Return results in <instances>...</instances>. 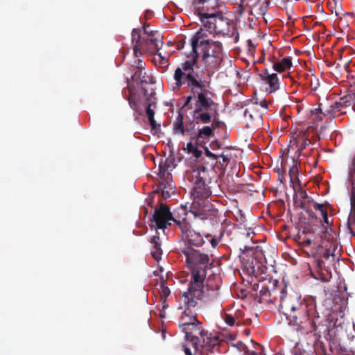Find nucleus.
Here are the masks:
<instances>
[{
  "label": "nucleus",
  "mask_w": 355,
  "mask_h": 355,
  "mask_svg": "<svg viewBox=\"0 0 355 355\" xmlns=\"http://www.w3.org/2000/svg\"><path fill=\"white\" fill-rule=\"evenodd\" d=\"M154 51L153 53V55L151 56V61L155 64L156 67L158 66V64L164 65L163 67H168L169 63L168 60L164 56H162L161 53H155Z\"/></svg>",
  "instance_id": "obj_29"
},
{
  "label": "nucleus",
  "mask_w": 355,
  "mask_h": 355,
  "mask_svg": "<svg viewBox=\"0 0 355 355\" xmlns=\"http://www.w3.org/2000/svg\"><path fill=\"white\" fill-rule=\"evenodd\" d=\"M298 63L300 65H307L306 62L301 60L297 56L294 58L292 57H284L282 59L280 62H273L272 66L274 67H292L293 63Z\"/></svg>",
  "instance_id": "obj_24"
},
{
  "label": "nucleus",
  "mask_w": 355,
  "mask_h": 355,
  "mask_svg": "<svg viewBox=\"0 0 355 355\" xmlns=\"http://www.w3.org/2000/svg\"><path fill=\"white\" fill-rule=\"evenodd\" d=\"M224 320L230 326H233L235 323L234 318L230 314H225Z\"/></svg>",
  "instance_id": "obj_36"
},
{
  "label": "nucleus",
  "mask_w": 355,
  "mask_h": 355,
  "mask_svg": "<svg viewBox=\"0 0 355 355\" xmlns=\"http://www.w3.org/2000/svg\"><path fill=\"white\" fill-rule=\"evenodd\" d=\"M200 205V203L197 202V201H194L193 203L192 204V206H191V213L193 214V216H195V218H198L199 219L202 220H210V221H213V222H215L216 224L217 225V223L216 221L215 220V216L211 214H209V213H206L203 211H202L201 209L197 208L196 205Z\"/></svg>",
  "instance_id": "obj_23"
},
{
  "label": "nucleus",
  "mask_w": 355,
  "mask_h": 355,
  "mask_svg": "<svg viewBox=\"0 0 355 355\" xmlns=\"http://www.w3.org/2000/svg\"><path fill=\"white\" fill-rule=\"evenodd\" d=\"M215 97V94L207 89L206 86L197 92L195 110L193 112V116L197 124L209 123L211 121L212 116L218 115V105L214 101Z\"/></svg>",
  "instance_id": "obj_6"
},
{
  "label": "nucleus",
  "mask_w": 355,
  "mask_h": 355,
  "mask_svg": "<svg viewBox=\"0 0 355 355\" xmlns=\"http://www.w3.org/2000/svg\"><path fill=\"white\" fill-rule=\"evenodd\" d=\"M220 286L214 280L208 278L206 281L200 277L191 280L185 295H191L196 302L202 300L205 304H212L220 302Z\"/></svg>",
  "instance_id": "obj_4"
},
{
  "label": "nucleus",
  "mask_w": 355,
  "mask_h": 355,
  "mask_svg": "<svg viewBox=\"0 0 355 355\" xmlns=\"http://www.w3.org/2000/svg\"><path fill=\"white\" fill-rule=\"evenodd\" d=\"M189 347L190 348V352H191V348H193L191 344H189Z\"/></svg>",
  "instance_id": "obj_59"
},
{
  "label": "nucleus",
  "mask_w": 355,
  "mask_h": 355,
  "mask_svg": "<svg viewBox=\"0 0 355 355\" xmlns=\"http://www.w3.org/2000/svg\"><path fill=\"white\" fill-rule=\"evenodd\" d=\"M352 166L353 168L351 169L349 173V180L352 185L351 188H354V187H355V157L353 160Z\"/></svg>",
  "instance_id": "obj_34"
},
{
  "label": "nucleus",
  "mask_w": 355,
  "mask_h": 355,
  "mask_svg": "<svg viewBox=\"0 0 355 355\" xmlns=\"http://www.w3.org/2000/svg\"><path fill=\"white\" fill-rule=\"evenodd\" d=\"M278 72H283L285 71V69L286 68H283V67H281V68H274Z\"/></svg>",
  "instance_id": "obj_50"
},
{
  "label": "nucleus",
  "mask_w": 355,
  "mask_h": 355,
  "mask_svg": "<svg viewBox=\"0 0 355 355\" xmlns=\"http://www.w3.org/2000/svg\"><path fill=\"white\" fill-rule=\"evenodd\" d=\"M136 69L134 74L131 76L132 83L154 87L155 80L150 68H136Z\"/></svg>",
  "instance_id": "obj_16"
},
{
  "label": "nucleus",
  "mask_w": 355,
  "mask_h": 355,
  "mask_svg": "<svg viewBox=\"0 0 355 355\" xmlns=\"http://www.w3.org/2000/svg\"><path fill=\"white\" fill-rule=\"evenodd\" d=\"M195 148H196V147H194L192 142L190 141L187 144V147H186L185 150L187 151L188 153H191L193 152V149H195Z\"/></svg>",
  "instance_id": "obj_43"
},
{
  "label": "nucleus",
  "mask_w": 355,
  "mask_h": 355,
  "mask_svg": "<svg viewBox=\"0 0 355 355\" xmlns=\"http://www.w3.org/2000/svg\"><path fill=\"white\" fill-rule=\"evenodd\" d=\"M223 234H224V231L222 230L220 232V234L218 238L216 236H214L213 237H211V239L210 240V243L213 248H216L218 245V244L220 241L222 237L223 236Z\"/></svg>",
  "instance_id": "obj_33"
},
{
  "label": "nucleus",
  "mask_w": 355,
  "mask_h": 355,
  "mask_svg": "<svg viewBox=\"0 0 355 355\" xmlns=\"http://www.w3.org/2000/svg\"><path fill=\"white\" fill-rule=\"evenodd\" d=\"M298 173V169L296 165H293L289 170V175L291 177V181L293 182V180L296 178Z\"/></svg>",
  "instance_id": "obj_37"
},
{
  "label": "nucleus",
  "mask_w": 355,
  "mask_h": 355,
  "mask_svg": "<svg viewBox=\"0 0 355 355\" xmlns=\"http://www.w3.org/2000/svg\"><path fill=\"white\" fill-rule=\"evenodd\" d=\"M195 123H197L196 122V120L194 119L193 121H191L188 124H187L186 126H184V135L185 134H188L189 135H191V137L194 136L196 133V128H195Z\"/></svg>",
  "instance_id": "obj_31"
},
{
  "label": "nucleus",
  "mask_w": 355,
  "mask_h": 355,
  "mask_svg": "<svg viewBox=\"0 0 355 355\" xmlns=\"http://www.w3.org/2000/svg\"><path fill=\"white\" fill-rule=\"evenodd\" d=\"M184 212V216L180 214L177 216L173 217L171 212L170 211L169 207L164 204L161 203L159 208H156L153 216V220L155 223V225H150L151 229L157 230L165 229L168 225H171L169 223L171 220L176 223L177 219L185 218L187 214L184 209L182 210Z\"/></svg>",
  "instance_id": "obj_11"
},
{
  "label": "nucleus",
  "mask_w": 355,
  "mask_h": 355,
  "mask_svg": "<svg viewBox=\"0 0 355 355\" xmlns=\"http://www.w3.org/2000/svg\"><path fill=\"white\" fill-rule=\"evenodd\" d=\"M193 154V155L196 157V158H199L202 156V151L199 149H198L197 148H196L195 149H193V152L191 153Z\"/></svg>",
  "instance_id": "obj_42"
},
{
  "label": "nucleus",
  "mask_w": 355,
  "mask_h": 355,
  "mask_svg": "<svg viewBox=\"0 0 355 355\" xmlns=\"http://www.w3.org/2000/svg\"><path fill=\"white\" fill-rule=\"evenodd\" d=\"M132 44L135 56L139 58L147 53L158 51L163 42L158 31L151 30L149 25L144 24L141 29L132 30Z\"/></svg>",
  "instance_id": "obj_3"
},
{
  "label": "nucleus",
  "mask_w": 355,
  "mask_h": 355,
  "mask_svg": "<svg viewBox=\"0 0 355 355\" xmlns=\"http://www.w3.org/2000/svg\"><path fill=\"white\" fill-rule=\"evenodd\" d=\"M324 262L322 260H318V267L320 269H322V267L324 266Z\"/></svg>",
  "instance_id": "obj_49"
},
{
  "label": "nucleus",
  "mask_w": 355,
  "mask_h": 355,
  "mask_svg": "<svg viewBox=\"0 0 355 355\" xmlns=\"http://www.w3.org/2000/svg\"><path fill=\"white\" fill-rule=\"evenodd\" d=\"M181 330L185 334V340L182 345V349L186 355H193L192 352H190L189 344L192 345L194 352L196 353L198 349V344L200 342L198 336L204 338L205 336H207V332L204 330L202 322L198 320L190 325L184 327Z\"/></svg>",
  "instance_id": "obj_8"
},
{
  "label": "nucleus",
  "mask_w": 355,
  "mask_h": 355,
  "mask_svg": "<svg viewBox=\"0 0 355 355\" xmlns=\"http://www.w3.org/2000/svg\"><path fill=\"white\" fill-rule=\"evenodd\" d=\"M155 230L156 235L153 236L150 240V243L152 245L150 253L154 259L159 261L162 259V250L161 248V239L159 233L157 230Z\"/></svg>",
  "instance_id": "obj_20"
},
{
  "label": "nucleus",
  "mask_w": 355,
  "mask_h": 355,
  "mask_svg": "<svg viewBox=\"0 0 355 355\" xmlns=\"http://www.w3.org/2000/svg\"><path fill=\"white\" fill-rule=\"evenodd\" d=\"M214 136V130L209 125L203 126L198 130V132L193 137L191 140H196V144L204 142L205 140H208L210 137Z\"/></svg>",
  "instance_id": "obj_21"
},
{
  "label": "nucleus",
  "mask_w": 355,
  "mask_h": 355,
  "mask_svg": "<svg viewBox=\"0 0 355 355\" xmlns=\"http://www.w3.org/2000/svg\"><path fill=\"white\" fill-rule=\"evenodd\" d=\"M122 94L130 107L136 112H139L142 105L155 104V89L152 85H139L128 81Z\"/></svg>",
  "instance_id": "obj_5"
},
{
  "label": "nucleus",
  "mask_w": 355,
  "mask_h": 355,
  "mask_svg": "<svg viewBox=\"0 0 355 355\" xmlns=\"http://www.w3.org/2000/svg\"><path fill=\"white\" fill-rule=\"evenodd\" d=\"M205 237L206 238L211 237V235L208 234L205 235Z\"/></svg>",
  "instance_id": "obj_62"
},
{
  "label": "nucleus",
  "mask_w": 355,
  "mask_h": 355,
  "mask_svg": "<svg viewBox=\"0 0 355 355\" xmlns=\"http://www.w3.org/2000/svg\"><path fill=\"white\" fill-rule=\"evenodd\" d=\"M248 45H249V46H253V47H254V46L252 45V41H251V40H248Z\"/></svg>",
  "instance_id": "obj_57"
},
{
  "label": "nucleus",
  "mask_w": 355,
  "mask_h": 355,
  "mask_svg": "<svg viewBox=\"0 0 355 355\" xmlns=\"http://www.w3.org/2000/svg\"><path fill=\"white\" fill-rule=\"evenodd\" d=\"M205 154H206L207 157H209L211 159L216 160L218 155H216L214 154L213 153H211V151H209L207 147L205 148Z\"/></svg>",
  "instance_id": "obj_39"
},
{
  "label": "nucleus",
  "mask_w": 355,
  "mask_h": 355,
  "mask_svg": "<svg viewBox=\"0 0 355 355\" xmlns=\"http://www.w3.org/2000/svg\"><path fill=\"white\" fill-rule=\"evenodd\" d=\"M161 291H160V295L162 299H164V302L166 301V297L170 295V290L169 288L165 285V282L164 279H162L161 281Z\"/></svg>",
  "instance_id": "obj_32"
},
{
  "label": "nucleus",
  "mask_w": 355,
  "mask_h": 355,
  "mask_svg": "<svg viewBox=\"0 0 355 355\" xmlns=\"http://www.w3.org/2000/svg\"><path fill=\"white\" fill-rule=\"evenodd\" d=\"M243 60L247 63L248 65L250 64L248 60H246L245 59H243Z\"/></svg>",
  "instance_id": "obj_63"
},
{
  "label": "nucleus",
  "mask_w": 355,
  "mask_h": 355,
  "mask_svg": "<svg viewBox=\"0 0 355 355\" xmlns=\"http://www.w3.org/2000/svg\"><path fill=\"white\" fill-rule=\"evenodd\" d=\"M331 255L334 256V254H330L329 250H327L323 254L324 257L326 259H329Z\"/></svg>",
  "instance_id": "obj_48"
},
{
  "label": "nucleus",
  "mask_w": 355,
  "mask_h": 355,
  "mask_svg": "<svg viewBox=\"0 0 355 355\" xmlns=\"http://www.w3.org/2000/svg\"><path fill=\"white\" fill-rule=\"evenodd\" d=\"M193 97L191 96H189L186 98V101L182 106V107H187L189 103H191V101L192 100Z\"/></svg>",
  "instance_id": "obj_44"
},
{
  "label": "nucleus",
  "mask_w": 355,
  "mask_h": 355,
  "mask_svg": "<svg viewBox=\"0 0 355 355\" xmlns=\"http://www.w3.org/2000/svg\"><path fill=\"white\" fill-rule=\"evenodd\" d=\"M258 62L260 64H264V58L262 57H260L258 60Z\"/></svg>",
  "instance_id": "obj_52"
},
{
  "label": "nucleus",
  "mask_w": 355,
  "mask_h": 355,
  "mask_svg": "<svg viewBox=\"0 0 355 355\" xmlns=\"http://www.w3.org/2000/svg\"><path fill=\"white\" fill-rule=\"evenodd\" d=\"M342 103L340 101H336L331 105L329 107L324 108L323 114L324 115H329V117L334 118L336 114L340 112L343 109Z\"/></svg>",
  "instance_id": "obj_26"
},
{
  "label": "nucleus",
  "mask_w": 355,
  "mask_h": 355,
  "mask_svg": "<svg viewBox=\"0 0 355 355\" xmlns=\"http://www.w3.org/2000/svg\"><path fill=\"white\" fill-rule=\"evenodd\" d=\"M248 110H245V113H244V114H245V116H247V114H248Z\"/></svg>",
  "instance_id": "obj_61"
},
{
  "label": "nucleus",
  "mask_w": 355,
  "mask_h": 355,
  "mask_svg": "<svg viewBox=\"0 0 355 355\" xmlns=\"http://www.w3.org/2000/svg\"><path fill=\"white\" fill-rule=\"evenodd\" d=\"M207 0H198V3L203 4L206 2Z\"/></svg>",
  "instance_id": "obj_54"
},
{
  "label": "nucleus",
  "mask_w": 355,
  "mask_h": 355,
  "mask_svg": "<svg viewBox=\"0 0 355 355\" xmlns=\"http://www.w3.org/2000/svg\"><path fill=\"white\" fill-rule=\"evenodd\" d=\"M291 142L297 148L298 156H306L305 153H302V150L311 144L306 132L304 130L295 131L291 133Z\"/></svg>",
  "instance_id": "obj_17"
},
{
  "label": "nucleus",
  "mask_w": 355,
  "mask_h": 355,
  "mask_svg": "<svg viewBox=\"0 0 355 355\" xmlns=\"http://www.w3.org/2000/svg\"><path fill=\"white\" fill-rule=\"evenodd\" d=\"M155 193H161L160 187H159V184L157 187V189L154 190L153 191Z\"/></svg>",
  "instance_id": "obj_51"
},
{
  "label": "nucleus",
  "mask_w": 355,
  "mask_h": 355,
  "mask_svg": "<svg viewBox=\"0 0 355 355\" xmlns=\"http://www.w3.org/2000/svg\"><path fill=\"white\" fill-rule=\"evenodd\" d=\"M352 62V60L348 61L347 63H345V64H344V67H349V65L350 62Z\"/></svg>",
  "instance_id": "obj_55"
},
{
  "label": "nucleus",
  "mask_w": 355,
  "mask_h": 355,
  "mask_svg": "<svg viewBox=\"0 0 355 355\" xmlns=\"http://www.w3.org/2000/svg\"><path fill=\"white\" fill-rule=\"evenodd\" d=\"M200 21L204 28L211 34L225 33L229 31L227 19L216 13H201Z\"/></svg>",
  "instance_id": "obj_10"
},
{
  "label": "nucleus",
  "mask_w": 355,
  "mask_h": 355,
  "mask_svg": "<svg viewBox=\"0 0 355 355\" xmlns=\"http://www.w3.org/2000/svg\"><path fill=\"white\" fill-rule=\"evenodd\" d=\"M182 69L183 71L181 68H177L174 73V79L178 87L185 83L182 79L187 80L188 86L192 87L193 92L195 88L202 90L206 86L201 71L195 70V68Z\"/></svg>",
  "instance_id": "obj_9"
},
{
  "label": "nucleus",
  "mask_w": 355,
  "mask_h": 355,
  "mask_svg": "<svg viewBox=\"0 0 355 355\" xmlns=\"http://www.w3.org/2000/svg\"><path fill=\"white\" fill-rule=\"evenodd\" d=\"M259 104L262 107L268 109V103L266 99L261 101Z\"/></svg>",
  "instance_id": "obj_46"
},
{
  "label": "nucleus",
  "mask_w": 355,
  "mask_h": 355,
  "mask_svg": "<svg viewBox=\"0 0 355 355\" xmlns=\"http://www.w3.org/2000/svg\"><path fill=\"white\" fill-rule=\"evenodd\" d=\"M184 53L187 60L182 67H193L198 63L206 67H218L223 62L222 44L202 39V28L191 37L189 49Z\"/></svg>",
  "instance_id": "obj_2"
},
{
  "label": "nucleus",
  "mask_w": 355,
  "mask_h": 355,
  "mask_svg": "<svg viewBox=\"0 0 355 355\" xmlns=\"http://www.w3.org/2000/svg\"><path fill=\"white\" fill-rule=\"evenodd\" d=\"M170 174H167L166 178H163L159 182V187H160L162 196L164 200L171 197V193L173 192L174 186L172 182L169 180Z\"/></svg>",
  "instance_id": "obj_22"
},
{
  "label": "nucleus",
  "mask_w": 355,
  "mask_h": 355,
  "mask_svg": "<svg viewBox=\"0 0 355 355\" xmlns=\"http://www.w3.org/2000/svg\"><path fill=\"white\" fill-rule=\"evenodd\" d=\"M258 75L261 80V87L267 93L271 94L279 89V81L276 73H270L265 68L259 72Z\"/></svg>",
  "instance_id": "obj_14"
},
{
  "label": "nucleus",
  "mask_w": 355,
  "mask_h": 355,
  "mask_svg": "<svg viewBox=\"0 0 355 355\" xmlns=\"http://www.w3.org/2000/svg\"><path fill=\"white\" fill-rule=\"evenodd\" d=\"M339 101H340V103H342V106L343 108L349 107L352 105V102L347 100L346 96L340 98Z\"/></svg>",
  "instance_id": "obj_38"
},
{
  "label": "nucleus",
  "mask_w": 355,
  "mask_h": 355,
  "mask_svg": "<svg viewBox=\"0 0 355 355\" xmlns=\"http://www.w3.org/2000/svg\"><path fill=\"white\" fill-rule=\"evenodd\" d=\"M155 104H148L147 105L146 109V113L148 116L150 127L152 129H155L157 126L156 121L154 119L155 112L153 110L151 109V107L154 105Z\"/></svg>",
  "instance_id": "obj_30"
},
{
  "label": "nucleus",
  "mask_w": 355,
  "mask_h": 355,
  "mask_svg": "<svg viewBox=\"0 0 355 355\" xmlns=\"http://www.w3.org/2000/svg\"><path fill=\"white\" fill-rule=\"evenodd\" d=\"M252 273H255V270H254V267H252Z\"/></svg>",
  "instance_id": "obj_64"
},
{
  "label": "nucleus",
  "mask_w": 355,
  "mask_h": 355,
  "mask_svg": "<svg viewBox=\"0 0 355 355\" xmlns=\"http://www.w3.org/2000/svg\"><path fill=\"white\" fill-rule=\"evenodd\" d=\"M250 355H257V353L255 352H248Z\"/></svg>",
  "instance_id": "obj_56"
},
{
  "label": "nucleus",
  "mask_w": 355,
  "mask_h": 355,
  "mask_svg": "<svg viewBox=\"0 0 355 355\" xmlns=\"http://www.w3.org/2000/svg\"><path fill=\"white\" fill-rule=\"evenodd\" d=\"M277 280H272L270 278H263L259 280L257 284L253 285V289L254 291H259L261 297H268L270 295V291H274Z\"/></svg>",
  "instance_id": "obj_18"
},
{
  "label": "nucleus",
  "mask_w": 355,
  "mask_h": 355,
  "mask_svg": "<svg viewBox=\"0 0 355 355\" xmlns=\"http://www.w3.org/2000/svg\"><path fill=\"white\" fill-rule=\"evenodd\" d=\"M344 69H345V71L346 72H347V73H350V72L352 71H349V70H348V69H349V68H347V67L344 68Z\"/></svg>",
  "instance_id": "obj_58"
},
{
  "label": "nucleus",
  "mask_w": 355,
  "mask_h": 355,
  "mask_svg": "<svg viewBox=\"0 0 355 355\" xmlns=\"http://www.w3.org/2000/svg\"><path fill=\"white\" fill-rule=\"evenodd\" d=\"M176 225L181 230L182 236L187 239L189 244L200 247L205 243L202 235L191 229L187 217L177 219Z\"/></svg>",
  "instance_id": "obj_13"
},
{
  "label": "nucleus",
  "mask_w": 355,
  "mask_h": 355,
  "mask_svg": "<svg viewBox=\"0 0 355 355\" xmlns=\"http://www.w3.org/2000/svg\"><path fill=\"white\" fill-rule=\"evenodd\" d=\"M182 300L185 309L180 318L179 327L181 329L198 320L196 311L200 308L199 302L193 301L191 295L183 293Z\"/></svg>",
  "instance_id": "obj_12"
},
{
  "label": "nucleus",
  "mask_w": 355,
  "mask_h": 355,
  "mask_svg": "<svg viewBox=\"0 0 355 355\" xmlns=\"http://www.w3.org/2000/svg\"><path fill=\"white\" fill-rule=\"evenodd\" d=\"M217 115H215V116H213L214 118V119L213 120L212 123H211V125H209L211 128H212V130H215L216 128H219L220 127V124L221 123L220 121H218L216 119V116Z\"/></svg>",
  "instance_id": "obj_40"
},
{
  "label": "nucleus",
  "mask_w": 355,
  "mask_h": 355,
  "mask_svg": "<svg viewBox=\"0 0 355 355\" xmlns=\"http://www.w3.org/2000/svg\"><path fill=\"white\" fill-rule=\"evenodd\" d=\"M189 44H189H187L185 40H183L178 42L177 46L180 51H182V53L184 55V51L188 50Z\"/></svg>",
  "instance_id": "obj_35"
},
{
  "label": "nucleus",
  "mask_w": 355,
  "mask_h": 355,
  "mask_svg": "<svg viewBox=\"0 0 355 355\" xmlns=\"http://www.w3.org/2000/svg\"><path fill=\"white\" fill-rule=\"evenodd\" d=\"M350 205H351V213L348 217L347 220V228L349 229L350 233L355 236V233L354 232L349 223V220L351 218H355V187L351 188L350 190Z\"/></svg>",
  "instance_id": "obj_25"
},
{
  "label": "nucleus",
  "mask_w": 355,
  "mask_h": 355,
  "mask_svg": "<svg viewBox=\"0 0 355 355\" xmlns=\"http://www.w3.org/2000/svg\"><path fill=\"white\" fill-rule=\"evenodd\" d=\"M279 310L284 314L289 324L298 327L306 333L316 331L321 325V320L316 310L313 300L301 299L296 295H288L284 287L279 295ZM314 336L320 338V332H315Z\"/></svg>",
  "instance_id": "obj_1"
},
{
  "label": "nucleus",
  "mask_w": 355,
  "mask_h": 355,
  "mask_svg": "<svg viewBox=\"0 0 355 355\" xmlns=\"http://www.w3.org/2000/svg\"><path fill=\"white\" fill-rule=\"evenodd\" d=\"M235 73L239 79L245 80V79H248V75L247 74V73L245 71L244 72V74H243V73H241V72H239V71L235 70Z\"/></svg>",
  "instance_id": "obj_41"
},
{
  "label": "nucleus",
  "mask_w": 355,
  "mask_h": 355,
  "mask_svg": "<svg viewBox=\"0 0 355 355\" xmlns=\"http://www.w3.org/2000/svg\"><path fill=\"white\" fill-rule=\"evenodd\" d=\"M142 60L141 59H138V65L137 67H143Z\"/></svg>",
  "instance_id": "obj_53"
},
{
  "label": "nucleus",
  "mask_w": 355,
  "mask_h": 355,
  "mask_svg": "<svg viewBox=\"0 0 355 355\" xmlns=\"http://www.w3.org/2000/svg\"><path fill=\"white\" fill-rule=\"evenodd\" d=\"M218 157L222 158V160L223 162H226V164H227L229 162L230 159L227 155L222 154Z\"/></svg>",
  "instance_id": "obj_45"
},
{
  "label": "nucleus",
  "mask_w": 355,
  "mask_h": 355,
  "mask_svg": "<svg viewBox=\"0 0 355 355\" xmlns=\"http://www.w3.org/2000/svg\"><path fill=\"white\" fill-rule=\"evenodd\" d=\"M166 168H162V166L161 165H159V175H161L162 174L163 177L165 175V172H166Z\"/></svg>",
  "instance_id": "obj_47"
},
{
  "label": "nucleus",
  "mask_w": 355,
  "mask_h": 355,
  "mask_svg": "<svg viewBox=\"0 0 355 355\" xmlns=\"http://www.w3.org/2000/svg\"><path fill=\"white\" fill-rule=\"evenodd\" d=\"M294 198L297 206L306 211H308L310 205L313 202L312 198L309 197L306 191L302 188H299L295 192Z\"/></svg>",
  "instance_id": "obj_19"
},
{
  "label": "nucleus",
  "mask_w": 355,
  "mask_h": 355,
  "mask_svg": "<svg viewBox=\"0 0 355 355\" xmlns=\"http://www.w3.org/2000/svg\"><path fill=\"white\" fill-rule=\"evenodd\" d=\"M313 207L315 210L320 212L321 216L322 217L323 223L327 225H330L331 223L329 220L327 211L324 208V205L318 202H313Z\"/></svg>",
  "instance_id": "obj_28"
},
{
  "label": "nucleus",
  "mask_w": 355,
  "mask_h": 355,
  "mask_svg": "<svg viewBox=\"0 0 355 355\" xmlns=\"http://www.w3.org/2000/svg\"><path fill=\"white\" fill-rule=\"evenodd\" d=\"M173 129L175 134L184 135V125L183 123V115L179 113L173 124Z\"/></svg>",
  "instance_id": "obj_27"
},
{
  "label": "nucleus",
  "mask_w": 355,
  "mask_h": 355,
  "mask_svg": "<svg viewBox=\"0 0 355 355\" xmlns=\"http://www.w3.org/2000/svg\"><path fill=\"white\" fill-rule=\"evenodd\" d=\"M191 193L194 201L202 200L203 204L205 202L204 200L208 198L211 193L210 188L205 184V180L200 177L198 172L195 175L193 187Z\"/></svg>",
  "instance_id": "obj_15"
},
{
  "label": "nucleus",
  "mask_w": 355,
  "mask_h": 355,
  "mask_svg": "<svg viewBox=\"0 0 355 355\" xmlns=\"http://www.w3.org/2000/svg\"><path fill=\"white\" fill-rule=\"evenodd\" d=\"M182 253L186 257V262L191 269V279L200 277L205 279L207 275V270L212 268L213 261L207 254L201 252L190 246H187L182 250Z\"/></svg>",
  "instance_id": "obj_7"
},
{
  "label": "nucleus",
  "mask_w": 355,
  "mask_h": 355,
  "mask_svg": "<svg viewBox=\"0 0 355 355\" xmlns=\"http://www.w3.org/2000/svg\"><path fill=\"white\" fill-rule=\"evenodd\" d=\"M248 110H245V113H244V114H245V116H247V114H248Z\"/></svg>",
  "instance_id": "obj_60"
}]
</instances>
